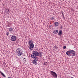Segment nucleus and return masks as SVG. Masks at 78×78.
Wrapping results in <instances>:
<instances>
[{
    "label": "nucleus",
    "instance_id": "obj_1",
    "mask_svg": "<svg viewBox=\"0 0 78 78\" xmlns=\"http://www.w3.org/2000/svg\"><path fill=\"white\" fill-rule=\"evenodd\" d=\"M39 56V53L36 51H33L31 55L32 58H35V59H36V56Z\"/></svg>",
    "mask_w": 78,
    "mask_h": 78
},
{
    "label": "nucleus",
    "instance_id": "obj_2",
    "mask_svg": "<svg viewBox=\"0 0 78 78\" xmlns=\"http://www.w3.org/2000/svg\"><path fill=\"white\" fill-rule=\"evenodd\" d=\"M70 53L73 54L72 56H75L76 55L75 52L74 51L72 50H69V51H67L66 52V54L68 56H70Z\"/></svg>",
    "mask_w": 78,
    "mask_h": 78
},
{
    "label": "nucleus",
    "instance_id": "obj_3",
    "mask_svg": "<svg viewBox=\"0 0 78 78\" xmlns=\"http://www.w3.org/2000/svg\"><path fill=\"white\" fill-rule=\"evenodd\" d=\"M51 73L52 75H53L54 78H57V74H56V73L55 72L53 71H51Z\"/></svg>",
    "mask_w": 78,
    "mask_h": 78
},
{
    "label": "nucleus",
    "instance_id": "obj_4",
    "mask_svg": "<svg viewBox=\"0 0 78 78\" xmlns=\"http://www.w3.org/2000/svg\"><path fill=\"white\" fill-rule=\"evenodd\" d=\"M29 48L30 50H33V48H34V44H30V46L29 47Z\"/></svg>",
    "mask_w": 78,
    "mask_h": 78
},
{
    "label": "nucleus",
    "instance_id": "obj_5",
    "mask_svg": "<svg viewBox=\"0 0 78 78\" xmlns=\"http://www.w3.org/2000/svg\"><path fill=\"white\" fill-rule=\"evenodd\" d=\"M21 50L20 49V48H18L16 50V54L17 55H18V54H19V53L20 52V51H21Z\"/></svg>",
    "mask_w": 78,
    "mask_h": 78
},
{
    "label": "nucleus",
    "instance_id": "obj_6",
    "mask_svg": "<svg viewBox=\"0 0 78 78\" xmlns=\"http://www.w3.org/2000/svg\"><path fill=\"white\" fill-rule=\"evenodd\" d=\"M16 37L13 36L11 37V40L12 41H15L16 40Z\"/></svg>",
    "mask_w": 78,
    "mask_h": 78
},
{
    "label": "nucleus",
    "instance_id": "obj_7",
    "mask_svg": "<svg viewBox=\"0 0 78 78\" xmlns=\"http://www.w3.org/2000/svg\"><path fill=\"white\" fill-rule=\"evenodd\" d=\"M58 25H59V23L57 22H55L54 23V27H58Z\"/></svg>",
    "mask_w": 78,
    "mask_h": 78
},
{
    "label": "nucleus",
    "instance_id": "obj_8",
    "mask_svg": "<svg viewBox=\"0 0 78 78\" xmlns=\"http://www.w3.org/2000/svg\"><path fill=\"white\" fill-rule=\"evenodd\" d=\"M32 61L33 63V64H37V62H36V61L34 60H32Z\"/></svg>",
    "mask_w": 78,
    "mask_h": 78
},
{
    "label": "nucleus",
    "instance_id": "obj_9",
    "mask_svg": "<svg viewBox=\"0 0 78 78\" xmlns=\"http://www.w3.org/2000/svg\"><path fill=\"white\" fill-rule=\"evenodd\" d=\"M9 31L10 32H12V31H13L14 30L13 29V28H12V27H10L9 29Z\"/></svg>",
    "mask_w": 78,
    "mask_h": 78
},
{
    "label": "nucleus",
    "instance_id": "obj_10",
    "mask_svg": "<svg viewBox=\"0 0 78 78\" xmlns=\"http://www.w3.org/2000/svg\"><path fill=\"white\" fill-rule=\"evenodd\" d=\"M20 52L19 53V54H18V56H21L23 54V52L22 51V50L20 51Z\"/></svg>",
    "mask_w": 78,
    "mask_h": 78
},
{
    "label": "nucleus",
    "instance_id": "obj_11",
    "mask_svg": "<svg viewBox=\"0 0 78 78\" xmlns=\"http://www.w3.org/2000/svg\"><path fill=\"white\" fill-rule=\"evenodd\" d=\"M58 36H61L62 35V31L59 30L58 33Z\"/></svg>",
    "mask_w": 78,
    "mask_h": 78
},
{
    "label": "nucleus",
    "instance_id": "obj_12",
    "mask_svg": "<svg viewBox=\"0 0 78 78\" xmlns=\"http://www.w3.org/2000/svg\"><path fill=\"white\" fill-rule=\"evenodd\" d=\"M58 33V31L57 30H55L53 31V33L56 34Z\"/></svg>",
    "mask_w": 78,
    "mask_h": 78
},
{
    "label": "nucleus",
    "instance_id": "obj_13",
    "mask_svg": "<svg viewBox=\"0 0 78 78\" xmlns=\"http://www.w3.org/2000/svg\"><path fill=\"white\" fill-rule=\"evenodd\" d=\"M33 41H29V45H30L31 44H33Z\"/></svg>",
    "mask_w": 78,
    "mask_h": 78
},
{
    "label": "nucleus",
    "instance_id": "obj_14",
    "mask_svg": "<svg viewBox=\"0 0 78 78\" xmlns=\"http://www.w3.org/2000/svg\"><path fill=\"white\" fill-rule=\"evenodd\" d=\"M39 53H40V54H39V55L40 56V57H41H41H42V52H40Z\"/></svg>",
    "mask_w": 78,
    "mask_h": 78
},
{
    "label": "nucleus",
    "instance_id": "obj_15",
    "mask_svg": "<svg viewBox=\"0 0 78 78\" xmlns=\"http://www.w3.org/2000/svg\"><path fill=\"white\" fill-rule=\"evenodd\" d=\"M1 75H2V76H4V77H6V76H5V74H4L2 72H1Z\"/></svg>",
    "mask_w": 78,
    "mask_h": 78
},
{
    "label": "nucleus",
    "instance_id": "obj_16",
    "mask_svg": "<svg viewBox=\"0 0 78 78\" xmlns=\"http://www.w3.org/2000/svg\"><path fill=\"white\" fill-rule=\"evenodd\" d=\"M9 11V9H6L5 10V12H8Z\"/></svg>",
    "mask_w": 78,
    "mask_h": 78
},
{
    "label": "nucleus",
    "instance_id": "obj_17",
    "mask_svg": "<svg viewBox=\"0 0 78 78\" xmlns=\"http://www.w3.org/2000/svg\"><path fill=\"white\" fill-rule=\"evenodd\" d=\"M66 48V46H65L63 47V49H65V48Z\"/></svg>",
    "mask_w": 78,
    "mask_h": 78
},
{
    "label": "nucleus",
    "instance_id": "obj_18",
    "mask_svg": "<svg viewBox=\"0 0 78 78\" xmlns=\"http://www.w3.org/2000/svg\"><path fill=\"white\" fill-rule=\"evenodd\" d=\"M47 64V62H44V65H46Z\"/></svg>",
    "mask_w": 78,
    "mask_h": 78
},
{
    "label": "nucleus",
    "instance_id": "obj_19",
    "mask_svg": "<svg viewBox=\"0 0 78 78\" xmlns=\"http://www.w3.org/2000/svg\"><path fill=\"white\" fill-rule=\"evenodd\" d=\"M6 35H7V36H8V34H9V33L8 32H7V33H6Z\"/></svg>",
    "mask_w": 78,
    "mask_h": 78
},
{
    "label": "nucleus",
    "instance_id": "obj_20",
    "mask_svg": "<svg viewBox=\"0 0 78 78\" xmlns=\"http://www.w3.org/2000/svg\"><path fill=\"white\" fill-rule=\"evenodd\" d=\"M7 27H9V25H7Z\"/></svg>",
    "mask_w": 78,
    "mask_h": 78
},
{
    "label": "nucleus",
    "instance_id": "obj_21",
    "mask_svg": "<svg viewBox=\"0 0 78 78\" xmlns=\"http://www.w3.org/2000/svg\"><path fill=\"white\" fill-rule=\"evenodd\" d=\"M8 78H11V77H9Z\"/></svg>",
    "mask_w": 78,
    "mask_h": 78
},
{
    "label": "nucleus",
    "instance_id": "obj_22",
    "mask_svg": "<svg viewBox=\"0 0 78 78\" xmlns=\"http://www.w3.org/2000/svg\"><path fill=\"white\" fill-rule=\"evenodd\" d=\"M23 59H25V58H23Z\"/></svg>",
    "mask_w": 78,
    "mask_h": 78
},
{
    "label": "nucleus",
    "instance_id": "obj_23",
    "mask_svg": "<svg viewBox=\"0 0 78 78\" xmlns=\"http://www.w3.org/2000/svg\"><path fill=\"white\" fill-rule=\"evenodd\" d=\"M55 48H56V47H55Z\"/></svg>",
    "mask_w": 78,
    "mask_h": 78
}]
</instances>
